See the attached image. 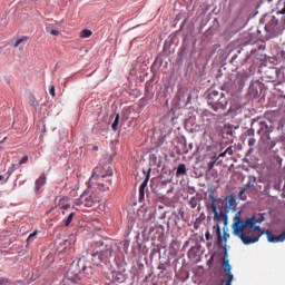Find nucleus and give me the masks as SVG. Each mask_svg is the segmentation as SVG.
Here are the masks:
<instances>
[{"mask_svg":"<svg viewBox=\"0 0 285 285\" xmlns=\"http://www.w3.org/2000/svg\"><path fill=\"white\" fill-rule=\"evenodd\" d=\"M235 204H237V199H235L234 195H229L223 200L215 197V190H210L209 200L205 202L208 213L207 219H214L216 224L223 222L224 226H228V213L237 210V205Z\"/></svg>","mask_w":285,"mask_h":285,"instance_id":"1","label":"nucleus"},{"mask_svg":"<svg viewBox=\"0 0 285 285\" xmlns=\"http://www.w3.org/2000/svg\"><path fill=\"white\" fill-rule=\"evenodd\" d=\"M242 212L235 214L233 230L236 237L242 239L245 246H250V244H256L259 242L262 237V232L266 229H262L259 225H256L255 218H247L245 220H240Z\"/></svg>","mask_w":285,"mask_h":285,"instance_id":"2","label":"nucleus"},{"mask_svg":"<svg viewBox=\"0 0 285 285\" xmlns=\"http://www.w3.org/2000/svg\"><path fill=\"white\" fill-rule=\"evenodd\" d=\"M223 91H218L215 88H209L205 95L207 98V105L214 112H224L228 108V92L235 90L233 88V80L228 79L222 86Z\"/></svg>","mask_w":285,"mask_h":285,"instance_id":"3","label":"nucleus"},{"mask_svg":"<svg viewBox=\"0 0 285 285\" xmlns=\"http://www.w3.org/2000/svg\"><path fill=\"white\" fill-rule=\"evenodd\" d=\"M81 273H85L88 279H92L95 275V269L86 256H81L71 262L65 275V279L71 282V284H79V282H81Z\"/></svg>","mask_w":285,"mask_h":285,"instance_id":"4","label":"nucleus"},{"mask_svg":"<svg viewBox=\"0 0 285 285\" xmlns=\"http://www.w3.org/2000/svg\"><path fill=\"white\" fill-rule=\"evenodd\" d=\"M259 23H265V39H277L282 37L285 30V16L277 18L273 13H265L263 18L259 19Z\"/></svg>","mask_w":285,"mask_h":285,"instance_id":"5","label":"nucleus"},{"mask_svg":"<svg viewBox=\"0 0 285 285\" xmlns=\"http://www.w3.org/2000/svg\"><path fill=\"white\" fill-rule=\"evenodd\" d=\"M116 266L118 269H114L110 273L102 272L104 277L108 279V285H121L126 279H128V275L126 274V256L124 253H118L115 256Z\"/></svg>","mask_w":285,"mask_h":285,"instance_id":"6","label":"nucleus"},{"mask_svg":"<svg viewBox=\"0 0 285 285\" xmlns=\"http://www.w3.org/2000/svg\"><path fill=\"white\" fill-rule=\"evenodd\" d=\"M266 63V55H263L257 49H252L250 55H247L246 58L240 62L242 68L246 66V69L252 71L255 68H262Z\"/></svg>","mask_w":285,"mask_h":285,"instance_id":"7","label":"nucleus"},{"mask_svg":"<svg viewBox=\"0 0 285 285\" xmlns=\"http://www.w3.org/2000/svg\"><path fill=\"white\" fill-rule=\"evenodd\" d=\"M224 257L222 264V271L219 272L220 277H223L222 285H233V279L235 275L233 274V266L228 259V248L223 247Z\"/></svg>","mask_w":285,"mask_h":285,"instance_id":"8","label":"nucleus"},{"mask_svg":"<svg viewBox=\"0 0 285 285\" xmlns=\"http://www.w3.org/2000/svg\"><path fill=\"white\" fill-rule=\"evenodd\" d=\"M75 206H85L86 208H99V198L92 193L85 190L79 198L73 200Z\"/></svg>","mask_w":285,"mask_h":285,"instance_id":"9","label":"nucleus"},{"mask_svg":"<svg viewBox=\"0 0 285 285\" xmlns=\"http://www.w3.org/2000/svg\"><path fill=\"white\" fill-rule=\"evenodd\" d=\"M252 126L256 128V132L258 136H261V139H265V137H271V132H273V129H271L268 122H266L262 118H256L252 120Z\"/></svg>","mask_w":285,"mask_h":285,"instance_id":"10","label":"nucleus"},{"mask_svg":"<svg viewBox=\"0 0 285 285\" xmlns=\"http://www.w3.org/2000/svg\"><path fill=\"white\" fill-rule=\"evenodd\" d=\"M144 233L151 237V239H157L158 242H164V235L166 233V227L164 225H154L150 227H145Z\"/></svg>","mask_w":285,"mask_h":285,"instance_id":"11","label":"nucleus"},{"mask_svg":"<svg viewBox=\"0 0 285 285\" xmlns=\"http://www.w3.org/2000/svg\"><path fill=\"white\" fill-rule=\"evenodd\" d=\"M248 77H250V71L249 69H247V67L246 69L243 68V71L236 75V78L233 82L236 91L244 89V86H246V81H248Z\"/></svg>","mask_w":285,"mask_h":285,"instance_id":"12","label":"nucleus"},{"mask_svg":"<svg viewBox=\"0 0 285 285\" xmlns=\"http://www.w3.org/2000/svg\"><path fill=\"white\" fill-rule=\"evenodd\" d=\"M176 99L180 106H188L193 101V94H190L188 89L179 86Z\"/></svg>","mask_w":285,"mask_h":285,"instance_id":"13","label":"nucleus"},{"mask_svg":"<svg viewBox=\"0 0 285 285\" xmlns=\"http://www.w3.org/2000/svg\"><path fill=\"white\" fill-rule=\"evenodd\" d=\"M151 170H153L151 168L142 169V173L145 174L146 178L139 187V196H138L139 204H142V202H145V199H146V189L148 188V181H150Z\"/></svg>","mask_w":285,"mask_h":285,"instance_id":"14","label":"nucleus"},{"mask_svg":"<svg viewBox=\"0 0 285 285\" xmlns=\"http://www.w3.org/2000/svg\"><path fill=\"white\" fill-rule=\"evenodd\" d=\"M214 228L216 229V235H217V246L218 248H222L224 250V247L227 248L226 244L230 237V234L224 230V234L222 236V227L219 226V223H217V225L214 226Z\"/></svg>","mask_w":285,"mask_h":285,"instance_id":"15","label":"nucleus"},{"mask_svg":"<svg viewBox=\"0 0 285 285\" xmlns=\"http://www.w3.org/2000/svg\"><path fill=\"white\" fill-rule=\"evenodd\" d=\"M263 90H264V83L259 81L252 82L248 88L249 99H259V97H262Z\"/></svg>","mask_w":285,"mask_h":285,"instance_id":"16","label":"nucleus"},{"mask_svg":"<svg viewBox=\"0 0 285 285\" xmlns=\"http://www.w3.org/2000/svg\"><path fill=\"white\" fill-rule=\"evenodd\" d=\"M99 253L102 264H108V262H110V258L112 257V253H115V244H106L104 249L100 250Z\"/></svg>","mask_w":285,"mask_h":285,"instance_id":"17","label":"nucleus"},{"mask_svg":"<svg viewBox=\"0 0 285 285\" xmlns=\"http://www.w3.org/2000/svg\"><path fill=\"white\" fill-rule=\"evenodd\" d=\"M185 130H187V132H199L202 130V126L197 124L195 116H189L185 119Z\"/></svg>","mask_w":285,"mask_h":285,"instance_id":"18","label":"nucleus"},{"mask_svg":"<svg viewBox=\"0 0 285 285\" xmlns=\"http://www.w3.org/2000/svg\"><path fill=\"white\" fill-rule=\"evenodd\" d=\"M177 146V155H188V141L186 140V136L180 135L176 137Z\"/></svg>","mask_w":285,"mask_h":285,"instance_id":"19","label":"nucleus"},{"mask_svg":"<svg viewBox=\"0 0 285 285\" xmlns=\"http://www.w3.org/2000/svg\"><path fill=\"white\" fill-rule=\"evenodd\" d=\"M174 170H176L175 177L177 179L184 178L188 175V168L186 167V164L179 163Z\"/></svg>","mask_w":285,"mask_h":285,"instance_id":"20","label":"nucleus"},{"mask_svg":"<svg viewBox=\"0 0 285 285\" xmlns=\"http://www.w3.org/2000/svg\"><path fill=\"white\" fill-rule=\"evenodd\" d=\"M161 66H164V58L161 56H157L150 67L151 75H157Z\"/></svg>","mask_w":285,"mask_h":285,"instance_id":"21","label":"nucleus"},{"mask_svg":"<svg viewBox=\"0 0 285 285\" xmlns=\"http://www.w3.org/2000/svg\"><path fill=\"white\" fill-rule=\"evenodd\" d=\"M179 222H181V218L177 214V210H174L168 217L167 228H170V226H176V228H179Z\"/></svg>","mask_w":285,"mask_h":285,"instance_id":"22","label":"nucleus"},{"mask_svg":"<svg viewBox=\"0 0 285 285\" xmlns=\"http://www.w3.org/2000/svg\"><path fill=\"white\" fill-rule=\"evenodd\" d=\"M86 257L88 258V262H90V264H94V266H99V264H104L101 261L100 252H94L90 255H87Z\"/></svg>","mask_w":285,"mask_h":285,"instance_id":"23","label":"nucleus"},{"mask_svg":"<svg viewBox=\"0 0 285 285\" xmlns=\"http://www.w3.org/2000/svg\"><path fill=\"white\" fill-rule=\"evenodd\" d=\"M240 112H242V106L232 105L225 115H226V117H228V116L235 117L237 115H240Z\"/></svg>","mask_w":285,"mask_h":285,"instance_id":"24","label":"nucleus"},{"mask_svg":"<svg viewBox=\"0 0 285 285\" xmlns=\"http://www.w3.org/2000/svg\"><path fill=\"white\" fill-rule=\"evenodd\" d=\"M168 268H170V257L166 261H160L157 267V269L160 271V275H164Z\"/></svg>","mask_w":285,"mask_h":285,"instance_id":"25","label":"nucleus"},{"mask_svg":"<svg viewBox=\"0 0 285 285\" xmlns=\"http://www.w3.org/2000/svg\"><path fill=\"white\" fill-rule=\"evenodd\" d=\"M200 249H202V246H199V245L190 247V249L188 250L189 259H195L196 257H198Z\"/></svg>","mask_w":285,"mask_h":285,"instance_id":"26","label":"nucleus"},{"mask_svg":"<svg viewBox=\"0 0 285 285\" xmlns=\"http://www.w3.org/2000/svg\"><path fill=\"white\" fill-rule=\"evenodd\" d=\"M43 186H46V176H40L37 180H36V193L37 195H39V191L41 190V188H43Z\"/></svg>","mask_w":285,"mask_h":285,"instance_id":"27","label":"nucleus"},{"mask_svg":"<svg viewBox=\"0 0 285 285\" xmlns=\"http://www.w3.org/2000/svg\"><path fill=\"white\" fill-rule=\"evenodd\" d=\"M114 118V122L111 124V129L114 130V132H117V130H119V119L120 116L119 114H114L110 116V119Z\"/></svg>","mask_w":285,"mask_h":285,"instance_id":"28","label":"nucleus"},{"mask_svg":"<svg viewBox=\"0 0 285 285\" xmlns=\"http://www.w3.org/2000/svg\"><path fill=\"white\" fill-rule=\"evenodd\" d=\"M157 255L158 257H161V247L159 245H154V247L150 250L149 257L153 261L155 259V257H157Z\"/></svg>","mask_w":285,"mask_h":285,"instance_id":"29","label":"nucleus"},{"mask_svg":"<svg viewBox=\"0 0 285 285\" xmlns=\"http://www.w3.org/2000/svg\"><path fill=\"white\" fill-rule=\"evenodd\" d=\"M199 202H202V198H199V194H196L189 199L188 204L190 208L195 209L199 205Z\"/></svg>","mask_w":285,"mask_h":285,"instance_id":"30","label":"nucleus"},{"mask_svg":"<svg viewBox=\"0 0 285 285\" xmlns=\"http://www.w3.org/2000/svg\"><path fill=\"white\" fill-rule=\"evenodd\" d=\"M136 248H138V252L141 253V255H148V246H146L144 243H140L136 240Z\"/></svg>","mask_w":285,"mask_h":285,"instance_id":"31","label":"nucleus"},{"mask_svg":"<svg viewBox=\"0 0 285 285\" xmlns=\"http://www.w3.org/2000/svg\"><path fill=\"white\" fill-rule=\"evenodd\" d=\"M239 55H242V48H239L237 50V53H234L232 59L229 60V63H232V66H234L235 68H239V62L237 61V57H239Z\"/></svg>","mask_w":285,"mask_h":285,"instance_id":"32","label":"nucleus"},{"mask_svg":"<svg viewBox=\"0 0 285 285\" xmlns=\"http://www.w3.org/2000/svg\"><path fill=\"white\" fill-rule=\"evenodd\" d=\"M145 97L147 99H153V97H155V94H153V85L145 83Z\"/></svg>","mask_w":285,"mask_h":285,"instance_id":"33","label":"nucleus"},{"mask_svg":"<svg viewBox=\"0 0 285 285\" xmlns=\"http://www.w3.org/2000/svg\"><path fill=\"white\" fill-rule=\"evenodd\" d=\"M256 181H257V177L249 176L248 183L243 188H246V190H248V189L253 188V186H255Z\"/></svg>","mask_w":285,"mask_h":285,"instance_id":"34","label":"nucleus"},{"mask_svg":"<svg viewBox=\"0 0 285 285\" xmlns=\"http://www.w3.org/2000/svg\"><path fill=\"white\" fill-rule=\"evenodd\" d=\"M102 168L106 171V174L101 175L102 179H106V177H112L114 173L112 168H110V165H105Z\"/></svg>","mask_w":285,"mask_h":285,"instance_id":"35","label":"nucleus"},{"mask_svg":"<svg viewBox=\"0 0 285 285\" xmlns=\"http://www.w3.org/2000/svg\"><path fill=\"white\" fill-rule=\"evenodd\" d=\"M160 161H157V155L151 154L149 155V165L150 166H157L158 168H160Z\"/></svg>","mask_w":285,"mask_h":285,"instance_id":"36","label":"nucleus"},{"mask_svg":"<svg viewBox=\"0 0 285 285\" xmlns=\"http://www.w3.org/2000/svg\"><path fill=\"white\" fill-rule=\"evenodd\" d=\"M130 119V110L128 109H124L122 112H121V117H120V121L122 124H126V121Z\"/></svg>","mask_w":285,"mask_h":285,"instance_id":"37","label":"nucleus"},{"mask_svg":"<svg viewBox=\"0 0 285 285\" xmlns=\"http://www.w3.org/2000/svg\"><path fill=\"white\" fill-rule=\"evenodd\" d=\"M29 37L28 36H22L21 38H18L14 42H13V48H19L20 43H26V41H28Z\"/></svg>","mask_w":285,"mask_h":285,"instance_id":"38","label":"nucleus"},{"mask_svg":"<svg viewBox=\"0 0 285 285\" xmlns=\"http://www.w3.org/2000/svg\"><path fill=\"white\" fill-rule=\"evenodd\" d=\"M144 219H145V222L154 223L155 222V213L146 212L145 215H144Z\"/></svg>","mask_w":285,"mask_h":285,"instance_id":"39","label":"nucleus"},{"mask_svg":"<svg viewBox=\"0 0 285 285\" xmlns=\"http://www.w3.org/2000/svg\"><path fill=\"white\" fill-rule=\"evenodd\" d=\"M79 37L81 39H88L89 37H92V32L89 29H83L82 31H80Z\"/></svg>","mask_w":285,"mask_h":285,"instance_id":"40","label":"nucleus"},{"mask_svg":"<svg viewBox=\"0 0 285 285\" xmlns=\"http://www.w3.org/2000/svg\"><path fill=\"white\" fill-rule=\"evenodd\" d=\"M249 219H254V224H262V222H264L265 218L264 215L258 214L249 217Z\"/></svg>","mask_w":285,"mask_h":285,"instance_id":"41","label":"nucleus"},{"mask_svg":"<svg viewBox=\"0 0 285 285\" xmlns=\"http://www.w3.org/2000/svg\"><path fill=\"white\" fill-rule=\"evenodd\" d=\"M238 199H240V202H246V199H248V196L246 195V188H242L238 193Z\"/></svg>","mask_w":285,"mask_h":285,"instance_id":"42","label":"nucleus"},{"mask_svg":"<svg viewBox=\"0 0 285 285\" xmlns=\"http://www.w3.org/2000/svg\"><path fill=\"white\" fill-rule=\"evenodd\" d=\"M75 215H76L75 212H71L68 215L67 219L65 220L66 228H68V226H70V224H72V219H75Z\"/></svg>","mask_w":285,"mask_h":285,"instance_id":"43","label":"nucleus"},{"mask_svg":"<svg viewBox=\"0 0 285 285\" xmlns=\"http://www.w3.org/2000/svg\"><path fill=\"white\" fill-rule=\"evenodd\" d=\"M177 215L183 222H186V209H184V207L178 208Z\"/></svg>","mask_w":285,"mask_h":285,"instance_id":"44","label":"nucleus"},{"mask_svg":"<svg viewBox=\"0 0 285 285\" xmlns=\"http://www.w3.org/2000/svg\"><path fill=\"white\" fill-rule=\"evenodd\" d=\"M187 52H188V46L183 45L179 49L178 57H180L181 59L183 57H186Z\"/></svg>","mask_w":285,"mask_h":285,"instance_id":"45","label":"nucleus"},{"mask_svg":"<svg viewBox=\"0 0 285 285\" xmlns=\"http://www.w3.org/2000/svg\"><path fill=\"white\" fill-rule=\"evenodd\" d=\"M255 130L256 127L253 126V122L250 124V128L246 131L247 137H255Z\"/></svg>","mask_w":285,"mask_h":285,"instance_id":"46","label":"nucleus"},{"mask_svg":"<svg viewBox=\"0 0 285 285\" xmlns=\"http://www.w3.org/2000/svg\"><path fill=\"white\" fill-rule=\"evenodd\" d=\"M59 202H60V204H59L60 210H68V208H70V204H68V203H66V204L61 203V202H63V198H61Z\"/></svg>","mask_w":285,"mask_h":285,"instance_id":"47","label":"nucleus"},{"mask_svg":"<svg viewBox=\"0 0 285 285\" xmlns=\"http://www.w3.org/2000/svg\"><path fill=\"white\" fill-rule=\"evenodd\" d=\"M12 282L8 277H0V285H10Z\"/></svg>","mask_w":285,"mask_h":285,"instance_id":"48","label":"nucleus"},{"mask_svg":"<svg viewBox=\"0 0 285 285\" xmlns=\"http://www.w3.org/2000/svg\"><path fill=\"white\" fill-rule=\"evenodd\" d=\"M35 237H37V232L31 233L27 238V244L35 242Z\"/></svg>","mask_w":285,"mask_h":285,"instance_id":"49","label":"nucleus"},{"mask_svg":"<svg viewBox=\"0 0 285 285\" xmlns=\"http://www.w3.org/2000/svg\"><path fill=\"white\" fill-rule=\"evenodd\" d=\"M217 161V158L215 160H210L208 164H207V170L208 173H210V170L213 168H215V163Z\"/></svg>","mask_w":285,"mask_h":285,"instance_id":"50","label":"nucleus"},{"mask_svg":"<svg viewBox=\"0 0 285 285\" xmlns=\"http://www.w3.org/2000/svg\"><path fill=\"white\" fill-rule=\"evenodd\" d=\"M233 128H234L233 125H228V127L225 128V132H226L227 135H229V137H233Z\"/></svg>","mask_w":285,"mask_h":285,"instance_id":"51","label":"nucleus"},{"mask_svg":"<svg viewBox=\"0 0 285 285\" xmlns=\"http://www.w3.org/2000/svg\"><path fill=\"white\" fill-rule=\"evenodd\" d=\"M47 32H50V35H52V37H59V31L51 29L49 27H47Z\"/></svg>","mask_w":285,"mask_h":285,"instance_id":"52","label":"nucleus"},{"mask_svg":"<svg viewBox=\"0 0 285 285\" xmlns=\"http://www.w3.org/2000/svg\"><path fill=\"white\" fill-rule=\"evenodd\" d=\"M164 144H168V141H166V136H163L159 138L158 140V147L164 146Z\"/></svg>","mask_w":285,"mask_h":285,"instance_id":"53","label":"nucleus"},{"mask_svg":"<svg viewBox=\"0 0 285 285\" xmlns=\"http://www.w3.org/2000/svg\"><path fill=\"white\" fill-rule=\"evenodd\" d=\"M49 94L51 95V97H56L57 96L56 90H55V85H51L49 87Z\"/></svg>","mask_w":285,"mask_h":285,"instance_id":"54","label":"nucleus"},{"mask_svg":"<svg viewBox=\"0 0 285 285\" xmlns=\"http://www.w3.org/2000/svg\"><path fill=\"white\" fill-rule=\"evenodd\" d=\"M155 77H157V75L153 73L151 78L149 80H147L145 83L147 86H153V81H155Z\"/></svg>","mask_w":285,"mask_h":285,"instance_id":"55","label":"nucleus"},{"mask_svg":"<svg viewBox=\"0 0 285 285\" xmlns=\"http://www.w3.org/2000/svg\"><path fill=\"white\" fill-rule=\"evenodd\" d=\"M23 164H28V156H23L20 160H19V166L23 165Z\"/></svg>","mask_w":285,"mask_h":285,"instance_id":"56","label":"nucleus"},{"mask_svg":"<svg viewBox=\"0 0 285 285\" xmlns=\"http://www.w3.org/2000/svg\"><path fill=\"white\" fill-rule=\"evenodd\" d=\"M151 277H153V271L148 272V274L144 278V282H150Z\"/></svg>","mask_w":285,"mask_h":285,"instance_id":"57","label":"nucleus"},{"mask_svg":"<svg viewBox=\"0 0 285 285\" xmlns=\"http://www.w3.org/2000/svg\"><path fill=\"white\" fill-rule=\"evenodd\" d=\"M213 262H215V254H213L209 259L207 261V266H212Z\"/></svg>","mask_w":285,"mask_h":285,"instance_id":"58","label":"nucleus"},{"mask_svg":"<svg viewBox=\"0 0 285 285\" xmlns=\"http://www.w3.org/2000/svg\"><path fill=\"white\" fill-rule=\"evenodd\" d=\"M205 239H206L207 242H210V239H213V236H210V232H209V230H207V232L205 233Z\"/></svg>","mask_w":285,"mask_h":285,"instance_id":"59","label":"nucleus"},{"mask_svg":"<svg viewBox=\"0 0 285 285\" xmlns=\"http://www.w3.org/2000/svg\"><path fill=\"white\" fill-rule=\"evenodd\" d=\"M256 141H257V140H255V138H250V139L248 140V146H249L250 148H253V146H255Z\"/></svg>","mask_w":285,"mask_h":285,"instance_id":"60","label":"nucleus"},{"mask_svg":"<svg viewBox=\"0 0 285 285\" xmlns=\"http://www.w3.org/2000/svg\"><path fill=\"white\" fill-rule=\"evenodd\" d=\"M226 155H233V146L228 147L226 150H225Z\"/></svg>","mask_w":285,"mask_h":285,"instance_id":"61","label":"nucleus"},{"mask_svg":"<svg viewBox=\"0 0 285 285\" xmlns=\"http://www.w3.org/2000/svg\"><path fill=\"white\" fill-rule=\"evenodd\" d=\"M30 105H31L35 109H37V106H39V104H38L37 100H35V99H31Z\"/></svg>","mask_w":285,"mask_h":285,"instance_id":"62","label":"nucleus"},{"mask_svg":"<svg viewBox=\"0 0 285 285\" xmlns=\"http://www.w3.org/2000/svg\"><path fill=\"white\" fill-rule=\"evenodd\" d=\"M282 14H285V2H284V8L279 11H277V16H282Z\"/></svg>","mask_w":285,"mask_h":285,"instance_id":"63","label":"nucleus"},{"mask_svg":"<svg viewBox=\"0 0 285 285\" xmlns=\"http://www.w3.org/2000/svg\"><path fill=\"white\" fill-rule=\"evenodd\" d=\"M99 190H106V185L105 184H98Z\"/></svg>","mask_w":285,"mask_h":285,"instance_id":"64","label":"nucleus"}]
</instances>
